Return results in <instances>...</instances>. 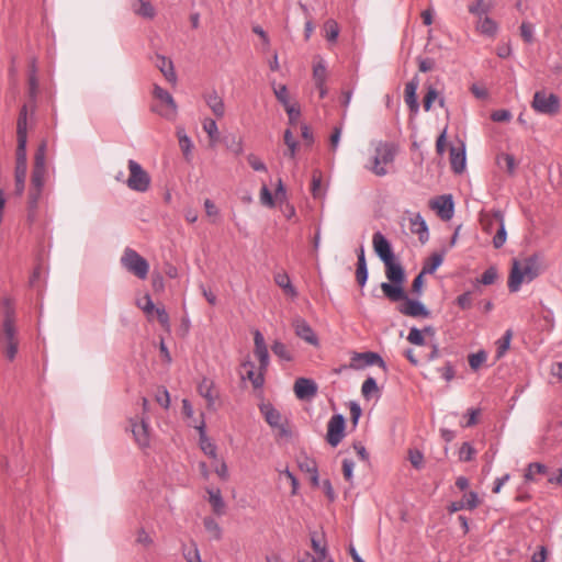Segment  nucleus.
<instances>
[{
    "label": "nucleus",
    "instance_id": "obj_1",
    "mask_svg": "<svg viewBox=\"0 0 562 562\" xmlns=\"http://www.w3.org/2000/svg\"><path fill=\"white\" fill-rule=\"evenodd\" d=\"M383 263L385 266V276L390 281L382 282L380 285L384 296L391 302H398L406 299V293L403 289L405 272L402 265L396 260V258Z\"/></svg>",
    "mask_w": 562,
    "mask_h": 562
},
{
    "label": "nucleus",
    "instance_id": "obj_2",
    "mask_svg": "<svg viewBox=\"0 0 562 562\" xmlns=\"http://www.w3.org/2000/svg\"><path fill=\"white\" fill-rule=\"evenodd\" d=\"M540 274V266L537 256H529L521 261L514 260L508 278V289L517 292L522 282H531Z\"/></svg>",
    "mask_w": 562,
    "mask_h": 562
},
{
    "label": "nucleus",
    "instance_id": "obj_3",
    "mask_svg": "<svg viewBox=\"0 0 562 562\" xmlns=\"http://www.w3.org/2000/svg\"><path fill=\"white\" fill-rule=\"evenodd\" d=\"M396 146L387 142H378L374 146V155L366 164L364 168L378 177L389 173L387 167L394 162Z\"/></svg>",
    "mask_w": 562,
    "mask_h": 562
},
{
    "label": "nucleus",
    "instance_id": "obj_4",
    "mask_svg": "<svg viewBox=\"0 0 562 562\" xmlns=\"http://www.w3.org/2000/svg\"><path fill=\"white\" fill-rule=\"evenodd\" d=\"M153 94L157 99V103L151 106L153 112L168 121H173L178 113V106L172 95L158 85H155Z\"/></svg>",
    "mask_w": 562,
    "mask_h": 562
},
{
    "label": "nucleus",
    "instance_id": "obj_5",
    "mask_svg": "<svg viewBox=\"0 0 562 562\" xmlns=\"http://www.w3.org/2000/svg\"><path fill=\"white\" fill-rule=\"evenodd\" d=\"M128 178L126 186L135 192H146L150 188L151 178L149 173L134 159L127 162Z\"/></svg>",
    "mask_w": 562,
    "mask_h": 562
},
{
    "label": "nucleus",
    "instance_id": "obj_6",
    "mask_svg": "<svg viewBox=\"0 0 562 562\" xmlns=\"http://www.w3.org/2000/svg\"><path fill=\"white\" fill-rule=\"evenodd\" d=\"M531 108L539 114L554 115L561 108L560 98L554 93H548L546 90L536 91Z\"/></svg>",
    "mask_w": 562,
    "mask_h": 562
},
{
    "label": "nucleus",
    "instance_id": "obj_7",
    "mask_svg": "<svg viewBox=\"0 0 562 562\" xmlns=\"http://www.w3.org/2000/svg\"><path fill=\"white\" fill-rule=\"evenodd\" d=\"M121 265L137 278L144 280L147 278L149 265L137 251L132 248H125Z\"/></svg>",
    "mask_w": 562,
    "mask_h": 562
},
{
    "label": "nucleus",
    "instance_id": "obj_8",
    "mask_svg": "<svg viewBox=\"0 0 562 562\" xmlns=\"http://www.w3.org/2000/svg\"><path fill=\"white\" fill-rule=\"evenodd\" d=\"M3 304L5 306V311L1 326V341L3 345L19 344L16 338L18 329L15 326V313L11 306V301L5 299Z\"/></svg>",
    "mask_w": 562,
    "mask_h": 562
},
{
    "label": "nucleus",
    "instance_id": "obj_9",
    "mask_svg": "<svg viewBox=\"0 0 562 562\" xmlns=\"http://www.w3.org/2000/svg\"><path fill=\"white\" fill-rule=\"evenodd\" d=\"M346 420L341 414H335L327 424L326 440L331 447H337L345 437Z\"/></svg>",
    "mask_w": 562,
    "mask_h": 562
},
{
    "label": "nucleus",
    "instance_id": "obj_10",
    "mask_svg": "<svg viewBox=\"0 0 562 562\" xmlns=\"http://www.w3.org/2000/svg\"><path fill=\"white\" fill-rule=\"evenodd\" d=\"M369 366H379L386 370V364L382 357L373 351L355 352L351 357L350 368L356 370L364 369Z\"/></svg>",
    "mask_w": 562,
    "mask_h": 562
},
{
    "label": "nucleus",
    "instance_id": "obj_11",
    "mask_svg": "<svg viewBox=\"0 0 562 562\" xmlns=\"http://www.w3.org/2000/svg\"><path fill=\"white\" fill-rule=\"evenodd\" d=\"M47 176V168H35L33 167L32 171V190L30 192V209L35 210L37 206V202L42 190L45 184V179Z\"/></svg>",
    "mask_w": 562,
    "mask_h": 562
},
{
    "label": "nucleus",
    "instance_id": "obj_12",
    "mask_svg": "<svg viewBox=\"0 0 562 562\" xmlns=\"http://www.w3.org/2000/svg\"><path fill=\"white\" fill-rule=\"evenodd\" d=\"M292 326L294 328L295 335L304 340L305 342L317 347L319 345V340L313 328L310 324L302 317H296L292 322Z\"/></svg>",
    "mask_w": 562,
    "mask_h": 562
},
{
    "label": "nucleus",
    "instance_id": "obj_13",
    "mask_svg": "<svg viewBox=\"0 0 562 562\" xmlns=\"http://www.w3.org/2000/svg\"><path fill=\"white\" fill-rule=\"evenodd\" d=\"M131 431L134 436L136 443L140 448H146L149 446L150 437H149V425L145 420V418H132L130 420Z\"/></svg>",
    "mask_w": 562,
    "mask_h": 562
},
{
    "label": "nucleus",
    "instance_id": "obj_14",
    "mask_svg": "<svg viewBox=\"0 0 562 562\" xmlns=\"http://www.w3.org/2000/svg\"><path fill=\"white\" fill-rule=\"evenodd\" d=\"M372 245L376 256L383 261H390L395 258L392 246L381 232H375L372 237Z\"/></svg>",
    "mask_w": 562,
    "mask_h": 562
},
{
    "label": "nucleus",
    "instance_id": "obj_15",
    "mask_svg": "<svg viewBox=\"0 0 562 562\" xmlns=\"http://www.w3.org/2000/svg\"><path fill=\"white\" fill-rule=\"evenodd\" d=\"M402 301H404V304L400 306V312L403 315L423 318L430 316L429 310L422 302L408 299L407 296Z\"/></svg>",
    "mask_w": 562,
    "mask_h": 562
},
{
    "label": "nucleus",
    "instance_id": "obj_16",
    "mask_svg": "<svg viewBox=\"0 0 562 562\" xmlns=\"http://www.w3.org/2000/svg\"><path fill=\"white\" fill-rule=\"evenodd\" d=\"M294 393L299 400L308 401L317 394V384L306 378H299L294 383Z\"/></svg>",
    "mask_w": 562,
    "mask_h": 562
},
{
    "label": "nucleus",
    "instance_id": "obj_17",
    "mask_svg": "<svg viewBox=\"0 0 562 562\" xmlns=\"http://www.w3.org/2000/svg\"><path fill=\"white\" fill-rule=\"evenodd\" d=\"M430 207L437 211L442 220H450L453 216V201L451 195H440L431 200Z\"/></svg>",
    "mask_w": 562,
    "mask_h": 562
},
{
    "label": "nucleus",
    "instance_id": "obj_18",
    "mask_svg": "<svg viewBox=\"0 0 562 562\" xmlns=\"http://www.w3.org/2000/svg\"><path fill=\"white\" fill-rule=\"evenodd\" d=\"M261 413L265 416L266 422L273 428L280 429L281 436H290V431L281 424V414L271 405L261 406Z\"/></svg>",
    "mask_w": 562,
    "mask_h": 562
},
{
    "label": "nucleus",
    "instance_id": "obj_19",
    "mask_svg": "<svg viewBox=\"0 0 562 562\" xmlns=\"http://www.w3.org/2000/svg\"><path fill=\"white\" fill-rule=\"evenodd\" d=\"M409 227L413 234L418 235L420 243L425 244L429 239L428 226L419 213L412 214Z\"/></svg>",
    "mask_w": 562,
    "mask_h": 562
},
{
    "label": "nucleus",
    "instance_id": "obj_20",
    "mask_svg": "<svg viewBox=\"0 0 562 562\" xmlns=\"http://www.w3.org/2000/svg\"><path fill=\"white\" fill-rule=\"evenodd\" d=\"M479 505V496L475 492H469L464 494L463 498L458 502H452L448 506V512L450 514L457 513L462 509H474Z\"/></svg>",
    "mask_w": 562,
    "mask_h": 562
},
{
    "label": "nucleus",
    "instance_id": "obj_21",
    "mask_svg": "<svg viewBox=\"0 0 562 562\" xmlns=\"http://www.w3.org/2000/svg\"><path fill=\"white\" fill-rule=\"evenodd\" d=\"M419 80L418 77L415 76L412 80H409L405 86V102L408 105L409 110L414 113L418 112L419 104L417 102V89H418Z\"/></svg>",
    "mask_w": 562,
    "mask_h": 562
},
{
    "label": "nucleus",
    "instance_id": "obj_22",
    "mask_svg": "<svg viewBox=\"0 0 562 562\" xmlns=\"http://www.w3.org/2000/svg\"><path fill=\"white\" fill-rule=\"evenodd\" d=\"M198 430H199V443H200V448L201 450L206 454L209 456L210 458H212L213 460H216L217 458V448L215 446V443H213L210 438L206 436V432H205V425L204 423H202L199 427H196Z\"/></svg>",
    "mask_w": 562,
    "mask_h": 562
},
{
    "label": "nucleus",
    "instance_id": "obj_23",
    "mask_svg": "<svg viewBox=\"0 0 562 562\" xmlns=\"http://www.w3.org/2000/svg\"><path fill=\"white\" fill-rule=\"evenodd\" d=\"M494 218L497 222V232L493 237V246L498 249L501 248L507 238V233L505 228L504 215L499 210L494 211Z\"/></svg>",
    "mask_w": 562,
    "mask_h": 562
},
{
    "label": "nucleus",
    "instance_id": "obj_24",
    "mask_svg": "<svg viewBox=\"0 0 562 562\" xmlns=\"http://www.w3.org/2000/svg\"><path fill=\"white\" fill-rule=\"evenodd\" d=\"M199 394L207 402V406L212 407L217 398V393L214 391V382L207 378H203L198 385Z\"/></svg>",
    "mask_w": 562,
    "mask_h": 562
},
{
    "label": "nucleus",
    "instance_id": "obj_25",
    "mask_svg": "<svg viewBox=\"0 0 562 562\" xmlns=\"http://www.w3.org/2000/svg\"><path fill=\"white\" fill-rule=\"evenodd\" d=\"M207 106L214 113L215 116L222 117L225 113V105L223 99L217 94L216 91H212L204 97Z\"/></svg>",
    "mask_w": 562,
    "mask_h": 562
},
{
    "label": "nucleus",
    "instance_id": "obj_26",
    "mask_svg": "<svg viewBox=\"0 0 562 562\" xmlns=\"http://www.w3.org/2000/svg\"><path fill=\"white\" fill-rule=\"evenodd\" d=\"M450 164L454 172L461 173L465 167V150L464 148H450Z\"/></svg>",
    "mask_w": 562,
    "mask_h": 562
},
{
    "label": "nucleus",
    "instance_id": "obj_27",
    "mask_svg": "<svg viewBox=\"0 0 562 562\" xmlns=\"http://www.w3.org/2000/svg\"><path fill=\"white\" fill-rule=\"evenodd\" d=\"M156 66L169 82H176L177 76L173 69V64L170 59L165 56L157 55Z\"/></svg>",
    "mask_w": 562,
    "mask_h": 562
},
{
    "label": "nucleus",
    "instance_id": "obj_28",
    "mask_svg": "<svg viewBox=\"0 0 562 562\" xmlns=\"http://www.w3.org/2000/svg\"><path fill=\"white\" fill-rule=\"evenodd\" d=\"M356 278L360 286H363L368 281V267L363 247H360L358 252Z\"/></svg>",
    "mask_w": 562,
    "mask_h": 562
},
{
    "label": "nucleus",
    "instance_id": "obj_29",
    "mask_svg": "<svg viewBox=\"0 0 562 562\" xmlns=\"http://www.w3.org/2000/svg\"><path fill=\"white\" fill-rule=\"evenodd\" d=\"M209 502L212 506L213 512L221 516L224 514L225 503L223 501L221 491L218 488H207Z\"/></svg>",
    "mask_w": 562,
    "mask_h": 562
},
{
    "label": "nucleus",
    "instance_id": "obj_30",
    "mask_svg": "<svg viewBox=\"0 0 562 562\" xmlns=\"http://www.w3.org/2000/svg\"><path fill=\"white\" fill-rule=\"evenodd\" d=\"M274 282L280 286L288 295L294 297L297 295L296 289L293 286L290 277L286 272H278L274 274Z\"/></svg>",
    "mask_w": 562,
    "mask_h": 562
},
{
    "label": "nucleus",
    "instance_id": "obj_31",
    "mask_svg": "<svg viewBox=\"0 0 562 562\" xmlns=\"http://www.w3.org/2000/svg\"><path fill=\"white\" fill-rule=\"evenodd\" d=\"M476 30L484 35L493 36L497 32V24L491 18L484 15L479 18Z\"/></svg>",
    "mask_w": 562,
    "mask_h": 562
},
{
    "label": "nucleus",
    "instance_id": "obj_32",
    "mask_svg": "<svg viewBox=\"0 0 562 562\" xmlns=\"http://www.w3.org/2000/svg\"><path fill=\"white\" fill-rule=\"evenodd\" d=\"M493 4L491 2H486L485 0H476L469 4L468 10L471 14L482 18L487 15V13L492 10Z\"/></svg>",
    "mask_w": 562,
    "mask_h": 562
},
{
    "label": "nucleus",
    "instance_id": "obj_33",
    "mask_svg": "<svg viewBox=\"0 0 562 562\" xmlns=\"http://www.w3.org/2000/svg\"><path fill=\"white\" fill-rule=\"evenodd\" d=\"M177 136H178V140H179L180 149H181L184 158L187 160H190L191 154H192V148H193V144H192L190 137L186 134L183 128H178Z\"/></svg>",
    "mask_w": 562,
    "mask_h": 562
},
{
    "label": "nucleus",
    "instance_id": "obj_34",
    "mask_svg": "<svg viewBox=\"0 0 562 562\" xmlns=\"http://www.w3.org/2000/svg\"><path fill=\"white\" fill-rule=\"evenodd\" d=\"M18 138L27 139V106L23 105L16 124Z\"/></svg>",
    "mask_w": 562,
    "mask_h": 562
},
{
    "label": "nucleus",
    "instance_id": "obj_35",
    "mask_svg": "<svg viewBox=\"0 0 562 562\" xmlns=\"http://www.w3.org/2000/svg\"><path fill=\"white\" fill-rule=\"evenodd\" d=\"M271 350L274 353V356H277L280 360L288 361V362L293 360L292 352L288 349L285 344H283L280 340H276L272 344Z\"/></svg>",
    "mask_w": 562,
    "mask_h": 562
},
{
    "label": "nucleus",
    "instance_id": "obj_36",
    "mask_svg": "<svg viewBox=\"0 0 562 562\" xmlns=\"http://www.w3.org/2000/svg\"><path fill=\"white\" fill-rule=\"evenodd\" d=\"M313 79L315 81V86L325 85L326 79H327V69H326V65L323 60H319L314 65Z\"/></svg>",
    "mask_w": 562,
    "mask_h": 562
},
{
    "label": "nucleus",
    "instance_id": "obj_37",
    "mask_svg": "<svg viewBox=\"0 0 562 562\" xmlns=\"http://www.w3.org/2000/svg\"><path fill=\"white\" fill-rule=\"evenodd\" d=\"M203 130L209 135L211 143L215 144L218 140V128L215 120L206 117L203 121Z\"/></svg>",
    "mask_w": 562,
    "mask_h": 562
},
{
    "label": "nucleus",
    "instance_id": "obj_38",
    "mask_svg": "<svg viewBox=\"0 0 562 562\" xmlns=\"http://www.w3.org/2000/svg\"><path fill=\"white\" fill-rule=\"evenodd\" d=\"M443 257L440 254H432L425 266L423 267V273L431 274L434 273L442 263Z\"/></svg>",
    "mask_w": 562,
    "mask_h": 562
},
{
    "label": "nucleus",
    "instance_id": "obj_39",
    "mask_svg": "<svg viewBox=\"0 0 562 562\" xmlns=\"http://www.w3.org/2000/svg\"><path fill=\"white\" fill-rule=\"evenodd\" d=\"M205 530L212 536L213 539L220 540L222 538V528L212 517H205L203 520Z\"/></svg>",
    "mask_w": 562,
    "mask_h": 562
},
{
    "label": "nucleus",
    "instance_id": "obj_40",
    "mask_svg": "<svg viewBox=\"0 0 562 562\" xmlns=\"http://www.w3.org/2000/svg\"><path fill=\"white\" fill-rule=\"evenodd\" d=\"M46 151H47V142L43 140L35 153L34 156V166L35 168H47L46 165Z\"/></svg>",
    "mask_w": 562,
    "mask_h": 562
},
{
    "label": "nucleus",
    "instance_id": "obj_41",
    "mask_svg": "<svg viewBox=\"0 0 562 562\" xmlns=\"http://www.w3.org/2000/svg\"><path fill=\"white\" fill-rule=\"evenodd\" d=\"M512 337H513L512 330L508 329L505 331L504 336L499 340H497V342H496V345H497L496 358L497 359H501L506 353V351L509 349Z\"/></svg>",
    "mask_w": 562,
    "mask_h": 562
},
{
    "label": "nucleus",
    "instance_id": "obj_42",
    "mask_svg": "<svg viewBox=\"0 0 562 562\" xmlns=\"http://www.w3.org/2000/svg\"><path fill=\"white\" fill-rule=\"evenodd\" d=\"M26 144L27 139L18 138L16 167L26 168Z\"/></svg>",
    "mask_w": 562,
    "mask_h": 562
},
{
    "label": "nucleus",
    "instance_id": "obj_43",
    "mask_svg": "<svg viewBox=\"0 0 562 562\" xmlns=\"http://www.w3.org/2000/svg\"><path fill=\"white\" fill-rule=\"evenodd\" d=\"M487 355L484 350H480L475 353H471L468 358L469 366L472 370L476 371L486 361Z\"/></svg>",
    "mask_w": 562,
    "mask_h": 562
},
{
    "label": "nucleus",
    "instance_id": "obj_44",
    "mask_svg": "<svg viewBox=\"0 0 562 562\" xmlns=\"http://www.w3.org/2000/svg\"><path fill=\"white\" fill-rule=\"evenodd\" d=\"M497 164L499 167H505L509 173H513L516 168V161L510 154H501L497 156Z\"/></svg>",
    "mask_w": 562,
    "mask_h": 562
},
{
    "label": "nucleus",
    "instance_id": "obj_45",
    "mask_svg": "<svg viewBox=\"0 0 562 562\" xmlns=\"http://www.w3.org/2000/svg\"><path fill=\"white\" fill-rule=\"evenodd\" d=\"M139 2V8L138 9H135V12L143 16V18H147V19H151L155 16V8L151 5V3L149 1H146V0H138Z\"/></svg>",
    "mask_w": 562,
    "mask_h": 562
},
{
    "label": "nucleus",
    "instance_id": "obj_46",
    "mask_svg": "<svg viewBox=\"0 0 562 562\" xmlns=\"http://www.w3.org/2000/svg\"><path fill=\"white\" fill-rule=\"evenodd\" d=\"M265 372L266 371L259 370V372L256 373L254 369H249L246 371V378L251 382L255 389H259L265 383Z\"/></svg>",
    "mask_w": 562,
    "mask_h": 562
},
{
    "label": "nucleus",
    "instance_id": "obj_47",
    "mask_svg": "<svg viewBox=\"0 0 562 562\" xmlns=\"http://www.w3.org/2000/svg\"><path fill=\"white\" fill-rule=\"evenodd\" d=\"M533 471H538L540 474H546L548 472L547 465L539 462H533L528 465L527 472L525 473L526 481H533Z\"/></svg>",
    "mask_w": 562,
    "mask_h": 562
},
{
    "label": "nucleus",
    "instance_id": "obj_48",
    "mask_svg": "<svg viewBox=\"0 0 562 562\" xmlns=\"http://www.w3.org/2000/svg\"><path fill=\"white\" fill-rule=\"evenodd\" d=\"M255 356L257 357L259 361V369L260 371H267L269 367V352L268 348H260L254 350Z\"/></svg>",
    "mask_w": 562,
    "mask_h": 562
},
{
    "label": "nucleus",
    "instance_id": "obj_49",
    "mask_svg": "<svg viewBox=\"0 0 562 562\" xmlns=\"http://www.w3.org/2000/svg\"><path fill=\"white\" fill-rule=\"evenodd\" d=\"M475 449L473 446L469 442H463L460 450H459V459L461 461H471L475 456Z\"/></svg>",
    "mask_w": 562,
    "mask_h": 562
},
{
    "label": "nucleus",
    "instance_id": "obj_50",
    "mask_svg": "<svg viewBox=\"0 0 562 562\" xmlns=\"http://www.w3.org/2000/svg\"><path fill=\"white\" fill-rule=\"evenodd\" d=\"M407 340L416 346H424L425 345V337L420 329L413 327L411 328Z\"/></svg>",
    "mask_w": 562,
    "mask_h": 562
},
{
    "label": "nucleus",
    "instance_id": "obj_51",
    "mask_svg": "<svg viewBox=\"0 0 562 562\" xmlns=\"http://www.w3.org/2000/svg\"><path fill=\"white\" fill-rule=\"evenodd\" d=\"M362 395L367 398L371 396L373 392H378L376 381L373 378H368L361 386Z\"/></svg>",
    "mask_w": 562,
    "mask_h": 562
},
{
    "label": "nucleus",
    "instance_id": "obj_52",
    "mask_svg": "<svg viewBox=\"0 0 562 562\" xmlns=\"http://www.w3.org/2000/svg\"><path fill=\"white\" fill-rule=\"evenodd\" d=\"M497 279V270L494 267L486 269L481 276L480 282L484 285H491Z\"/></svg>",
    "mask_w": 562,
    "mask_h": 562
},
{
    "label": "nucleus",
    "instance_id": "obj_53",
    "mask_svg": "<svg viewBox=\"0 0 562 562\" xmlns=\"http://www.w3.org/2000/svg\"><path fill=\"white\" fill-rule=\"evenodd\" d=\"M183 557L188 562H202L200 551L195 543L191 548L183 550Z\"/></svg>",
    "mask_w": 562,
    "mask_h": 562
},
{
    "label": "nucleus",
    "instance_id": "obj_54",
    "mask_svg": "<svg viewBox=\"0 0 562 562\" xmlns=\"http://www.w3.org/2000/svg\"><path fill=\"white\" fill-rule=\"evenodd\" d=\"M276 98L280 103H282L284 106H288L290 104L289 102V93L288 88L284 85H281L279 87L273 88Z\"/></svg>",
    "mask_w": 562,
    "mask_h": 562
},
{
    "label": "nucleus",
    "instance_id": "obj_55",
    "mask_svg": "<svg viewBox=\"0 0 562 562\" xmlns=\"http://www.w3.org/2000/svg\"><path fill=\"white\" fill-rule=\"evenodd\" d=\"M355 462L350 459L342 460V474L347 482L352 483Z\"/></svg>",
    "mask_w": 562,
    "mask_h": 562
},
{
    "label": "nucleus",
    "instance_id": "obj_56",
    "mask_svg": "<svg viewBox=\"0 0 562 562\" xmlns=\"http://www.w3.org/2000/svg\"><path fill=\"white\" fill-rule=\"evenodd\" d=\"M457 304L462 308V310H469L472 307V304H473V297H472V292L471 291H467L464 292L463 294L459 295L457 297Z\"/></svg>",
    "mask_w": 562,
    "mask_h": 562
},
{
    "label": "nucleus",
    "instance_id": "obj_57",
    "mask_svg": "<svg viewBox=\"0 0 562 562\" xmlns=\"http://www.w3.org/2000/svg\"><path fill=\"white\" fill-rule=\"evenodd\" d=\"M26 177V168H15V183H16V191L19 194H21L24 190V181Z\"/></svg>",
    "mask_w": 562,
    "mask_h": 562
},
{
    "label": "nucleus",
    "instance_id": "obj_58",
    "mask_svg": "<svg viewBox=\"0 0 562 562\" xmlns=\"http://www.w3.org/2000/svg\"><path fill=\"white\" fill-rule=\"evenodd\" d=\"M247 161L255 171H267L265 162L258 156L249 154L247 156Z\"/></svg>",
    "mask_w": 562,
    "mask_h": 562
},
{
    "label": "nucleus",
    "instance_id": "obj_59",
    "mask_svg": "<svg viewBox=\"0 0 562 562\" xmlns=\"http://www.w3.org/2000/svg\"><path fill=\"white\" fill-rule=\"evenodd\" d=\"M214 471L220 476V479L226 481L228 479V469L227 464L223 460H214Z\"/></svg>",
    "mask_w": 562,
    "mask_h": 562
},
{
    "label": "nucleus",
    "instance_id": "obj_60",
    "mask_svg": "<svg viewBox=\"0 0 562 562\" xmlns=\"http://www.w3.org/2000/svg\"><path fill=\"white\" fill-rule=\"evenodd\" d=\"M260 202L262 205H266L269 207L274 206V200L272 198L270 190L268 189V187L266 184H263L260 190Z\"/></svg>",
    "mask_w": 562,
    "mask_h": 562
},
{
    "label": "nucleus",
    "instance_id": "obj_61",
    "mask_svg": "<svg viewBox=\"0 0 562 562\" xmlns=\"http://www.w3.org/2000/svg\"><path fill=\"white\" fill-rule=\"evenodd\" d=\"M438 98V92L435 88L428 87L426 95L424 98V109L429 111L432 106L434 101Z\"/></svg>",
    "mask_w": 562,
    "mask_h": 562
},
{
    "label": "nucleus",
    "instance_id": "obj_62",
    "mask_svg": "<svg viewBox=\"0 0 562 562\" xmlns=\"http://www.w3.org/2000/svg\"><path fill=\"white\" fill-rule=\"evenodd\" d=\"M138 307H140L146 314H150L155 310V305L149 294H146L142 300L137 302Z\"/></svg>",
    "mask_w": 562,
    "mask_h": 562
},
{
    "label": "nucleus",
    "instance_id": "obj_63",
    "mask_svg": "<svg viewBox=\"0 0 562 562\" xmlns=\"http://www.w3.org/2000/svg\"><path fill=\"white\" fill-rule=\"evenodd\" d=\"M520 34L521 37L527 42L531 43L533 41V27L531 24L527 22H522L520 25Z\"/></svg>",
    "mask_w": 562,
    "mask_h": 562
},
{
    "label": "nucleus",
    "instance_id": "obj_64",
    "mask_svg": "<svg viewBox=\"0 0 562 562\" xmlns=\"http://www.w3.org/2000/svg\"><path fill=\"white\" fill-rule=\"evenodd\" d=\"M494 122H508L512 119V113L508 110H497L491 115Z\"/></svg>",
    "mask_w": 562,
    "mask_h": 562
}]
</instances>
